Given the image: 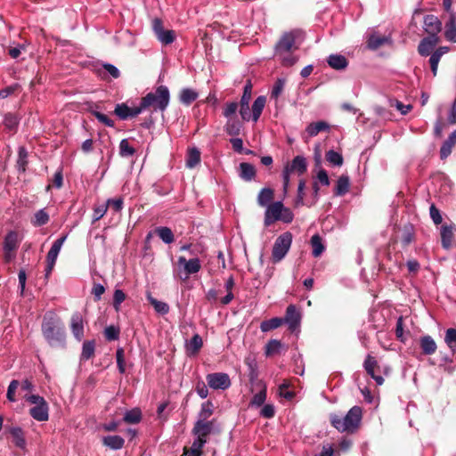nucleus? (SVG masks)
Masks as SVG:
<instances>
[{
	"label": "nucleus",
	"instance_id": "obj_1",
	"mask_svg": "<svg viewBox=\"0 0 456 456\" xmlns=\"http://www.w3.org/2000/svg\"><path fill=\"white\" fill-rule=\"evenodd\" d=\"M42 333L52 347L64 348L66 345L65 326L53 314H45L42 322Z\"/></svg>",
	"mask_w": 456,
	"mask_h": 456
},
{
	"label": "nucleus",
	"instance_id": "obj_2",
	"mask_svg": "<svg viewBox=\"0 0 456 456\" xmlns=\"http://www.w3.org/2000/svg\"><path fill=\"white\" fill-rule=\"evenodd\" d=\"M362 411L361 407L354 406L345 416L330 414V420L333 428L339 432H354L362 420Z\"/></svg>",
	"mask_w": 456,
	"mask_h": 456
},
{
	"label": "nucleus",
	"instance_id": "obj_3",
	"mask_svg": "<svg viewBox=\"0 0 456 456\" xmlns=\"http://www.w3.org/2000/svg\"><path fill=\"white\" fill-rule=\"evenodd\" d=\"M143 106L147 109L153 107V110L165 111L169 104L170 94L169 90L166 86H159L154 92L147 94L142 98Z\"/></svg>",
	"mask_w": 456,
	"mask_h": 456
},
{
	"label": "nucleus",
	"instance_id": "obj_4",
	"mask_svg": "<svg viewBox=\"0 0 456 456\" xmlns=\"http://www.w3.org/2000/svg\"><path fill=\"white\" fill-rule=\"evenodd\" d=\"M24 399L35 406L29 410L30 416L37 421H46L49 419V406L43 396L38 395H25Z\"/></svg>",
	"mask_w": 456,
	"mask_h": 456
},
{
	"label": "nucleus",
	"instance_id": "obj_5",
	"mask_svg": "<svg viewBox=\"0 0 456 456\" xmlns=\"http://www.w3.org/2000/svg\"><path fill=\"white\" fill-rule=\"evenodd\" d=\"M292 239L293 236L290 232H285L277 237L272 249V260L273 263H279L286 256L291 247Z\"/></svg>",
	"mask_w": 456,
	"mask_h": 456
},
{
	"label": "nucleus",
	"instance_id": "obj_6",
	"mask_svg": "<svg viewBox=\"0 0 456 456\" xmlns=\"http://www.w3.org/2000/svg\"><path fill=\"white\" fill-rule=\"evenodd\" d=\"M178 276L182 281H186L190 275L195 274L201 269L200 260L198 257L187 260L181 256L177 259Z\"/></svg>",
	"mask_w": 456,
	"mask_h": 456
},
{
	"label": "nucleus",
	"instance_id": "obj_7",
	"mask_svg": "<svg viewBox=\"0 0 456 456\" xmlns=\"http://www.w3.org/2000/svg\"><path fill=\"white\" fill-rule=\"evenodd\" d=\"M302 314L298 308L295 305H289L285 316L281 318L282 324L285 323L288 325V329L291 332H295L297 330L301 324Z\"/></svg>",
	"mask_w": 456,
	"mask_h": 456
},
{
	"label": "nucleus",
	"instance_id": "obj_8",
	"mask_svg": "<svg viewBox=\"0 0 456 456\" xmlns=\"http://www.w3.org/2000/svg\"><path fill=\"white\" fill-rule=\"evenodd\" d=\"M208 385L215 390H225L231 387V379L227 373L214 372L206 376Z\"/></svg>",
	"mask_w": 456,
	"mask_h": 456
},
{
	"label": "nucleus",
	"instance_id": "obj_9",
	"mask_svg": "<svg viewBox=\"0 0 456 456\" xmlns=\"http://www.w3.org/2000/svg\"><path fill=\"white\" fill-rule=\"evenodd\" d=\"M152 28L157 38L162 44L170 45L175 41V32L170 29H165L161 20L154 19L152 22Z\"/></svg>",
	"mask_w": 456,
	"mask_h": 456
},
{
	"label": "nucleus",
	"instance_id": "obj_10",
	"mask_svg": "<svg viewBox=\"0 0 456 456\" xmlns=\"http://www.w3.org/2000/svg\"><path fill=\"white\" fill-rule=\"evenodd\" d=\"M442 22L433 14H427L423 20V28L428 34V37L439 38L438 34L442 30Z\"/></svg>",
	"mask_w": 456,
	"mask_h": 456
},
{
	"label": "nucleus",
	"instance_id": "obj_11",
	"mask_svg": "<svg viewBox=\"0 0 456 456\" xmlns=\"http://www.w3.org/2000/svg\"><path fill=\"white\" fill-rule=\"evenodd\" d=\"M282 212V202L275 201L268 206H266V209L265 212V219L264 224L265 227L270 226L274 222L279 221L281 214Z\"/></svg>",
	"mask_w": 456,
	"mask_h": 456
},
{
	"label": "nucleus",
	"instance_id": "obj_12",
	"mask_svg": "<svg viewBox=\"0 0 456 456\" xmlns=\"http://www.w3.org/2000/svg\"><path fill=\"white\" fill-rule=\"evenodd\" d=\"M295 36L292 33H285L275 45V55L291 52L295 45Z\"/></svg>",
	"mask_w": 456,
	"mask_h": 456
},
{
	"label": "nucleus",
	"instance_id": "obj_13",
	"mask_svg": "<svg viewBox=\"0 0 456 456\" xmlns=\"http://www.w3.org/2000/svg\"><path fill=\"white\" fill-rule=\"evenodd\" d=\"M70 330L75 338L81 341L84 338V322L80 313L76 312L72 314L70 320Z\"/></svg>",
	"mask_w": 456,
	"mask_h": 456
},
{
	"label": "nucleus",
	"instance_id": "obj_14",
	"mask_svg": "<svg viewBox=\"0 0 456 456\" xmlns=\"http://www.w3.org/2000/svg\"><path fill=\"white\" fill-rule=\"evenodd\" d=\"M363 367L366 372L376 381L377 385L380 386L384 383V379L380 375H376L375 369L378 368L377 360L371 355L368 354L364 360Z\"/></svg>",
	"mask_w": 456,
	"mask_h": 456
},
{
	"label": "nucleus",
	"instance_id": "obj_15",
	"mask_svg": "<svg viewBox=\"0 0 456 456\" xmlns=\"http://www.w3.org/2000/svg\"><path fill=\"white\" fill-rule=\"evenodd\" d=\"M290 173H297L303 175L307 169V162L304 156H296L289 164L284 167Z\"/></svg>",
	"mask_w": 456,
	"mask_h": 456
},
{
	"label": "nucleus",
	"instance_id": "obj_16",
	"mask_svg": "<svg viewBox=\"0 0 456 456\" xmlns=\"http://www.w3.org/2000/svg\"><path fill=\"white\" fill-rule=\"evenodd\" d=\"M102 443L103 446L113 451H118L124 447L125 439L118 435H110L103 436L102 438Z\"/></svg>",
	"mask_w": 456,
	"mask_h": 456
},
{
	"label": "nucleus",
	"instance_id": "obj_17",
	"mask_svg": "<svg viewBox=\"0 0 456 456\" xmlns=\"http://www.w3.org/2000/svg\"><path fill=\"white\" fill-rule=\"evenodd\" d=\"M439 38L426 37H424L419 46L418 52L421 56H428L431 55L434 47L438 44Z\"/></svg>",
	"mask_w": 456,
	"mask_h": 456
},
{
	"label": "nucleus",
	"instance_id": "obj_18",
	"mask_svg": "<svg viewBox=\"0 0 456 456\" xmlns=\"http://www.w3.org/2000/svg\"><path fill=\"white\" fill-rule=\"evenodd\" d=\"M326 61L329 66L336 70L346 69L348 66L347 59L339 53L330 54Z\"/></svg>",
	"mask_w": 456,
	"mask_h": 456
},
{
	"label": "nucleus",
	"instance_id": "obj_19",
	"mask_svg": "<svg viewBox=\"0 0 456 456\" xmlns=\"http://www.w3.org/2000/svg\"><path fill=\"white\" fill-rule=\"evenodd\" d=\"M256 171L255 167L248 162H242L239 166V177L245 182H251L255 179Z\"/></svg>",
	"mask_w": 456,
	"mask_h": 456
},
{
	"label": "nucleus",
	"instance_id": "obj_20",
	"mask_svg": "<svg viewBox=\"0 0 456 456\" xmlns=\"http://www.w3.org/2000/svg\"><path fill=\"white\" fill-rule=\"evenodd\" d=\"M213 424L211 421L199 419L193 428L192 433L195 436L206 438L211 433Z\"/></svg>",
	"mask_w": 456,
	"mask_h": 456
},
{
	"label": "nucleus",
	"instance_id": "obj_21",
	"mask_svg": "<svg viewBox=\"0 0 456 456\" xmlns=\"http://www.w3.org/2000/svg\"><path fill=\"white\" fill-rule=\"evenodd\" d=\"M419 346L426 355H432L436 353L437 346L434 338L429 335H424L419 338Z\"/></svg>",
	"mask_w": 456,
	"mask_h": 456
},
{
	"label": "nucleus",
	"instance_id": "obj_22",
	"mask_svg": "<svg viewBox=\"0 0 456 456\" xmlns=\"http://www.w3.org/2000/svg\"><path fill=\"white\" fill-rule=\"evenodd\" d=\"M68 235H62L59 239H57L52 245L50 250L46 256V262L56 263L58 255L61 249V247L65 240H67Z\"/></svg>",
	"mask_w": 456,
	"mask_h": 456
},
{
	"label": "nucleus",
	"instance_id": "obj_23",
	"mask_svg": "<svg viewBox=\"0 0 456 456\" xmlns=\"http://www.w3.org/2000/svg\"><path fill=\"white\" fill-rule=\"evenodd\" d=\"M444 37L452 43H456V15L452 12L444 26Z\"/></svg>",
	"mask_w": 456,
	"mask_h": 456
},
{
	"label": "nucleus",
	"instance_id": "obj_24",
	"mask_svg": "<svg viewBox=\"0 0 456 456\" xmlns=\"http://www.w3.org/2000/svg\"><path fill=\"white\" fill-rule=\"evenodd\" d=\"M454 225L444 224L441 226V242L444 249H449L452 247L453 238Z\"/></svg>",
	"mask_w": 456,
	"mask_h": 456
},
{
	"label": "nucleus",
	"instance_id": "obj_25",
	"mask_svg": "<svg viewBox=\"0 0 456 456\" xmlns=\"http://www.w3.org/2000/svg\"><path fill=\"white\" fill-rule=\"evenodd\" d=\"M391 43V38L386 36H380L376 33L371 34L367 41L368 47L370 50H377L380 46Z\"/></svg>",
	"mask_w": 456,
	"mask_h": 456
},
{
	"label": "nucleus",
	"instance_id": "obj_26",
	"mask_svg": "<svg viewBox=\"0 0 456 456\" xmlns=\"http://www.w3.org/2000/svg\"><path fill=\"white\" fill-rule=\"evenodd\" d=\"M199 97V94L196 90L191 88H183L179 94V101L183 105L189 106Z\"/></svg>",
	"mask_w": 456,
	"mask_h": 456
},
{
	"label": "nucleus",
	"instance_id": "obj_27",
	"mask_svg": "<svg viewBox=\"0 0 456 456\" xmlns=\"http://www.w3.org/2000/svg\"><path fill=\"white\" fill-rule=\"evenodd\" d=\"M330 125L326 121H317L310 123L305 131L309 134V136L314 137L316 136L320 132L329 131Z\"/></svg>",
	"mask_w": 456,
	"mask_h": 456
},
{
	"label": "nucleus",
	"instance_id": "obj_28",
	"mask_svg": "<svg viewBox=\"0 0 456 456\" xmlns=\"http://www.w3.org/2000/svg\"><path fill=\"white\" fill-rule=\"evenodd\" d=\"M266 98L264 95L258 96L252 105V120L257 122L265 106Z\"/></svg>",
	"mask_w": 456,
	"mask_h": 456
},
{
	"label": "nucleus",
	"instance_id": "obj_29",
	"mask_svg": "<svg viewBox=\"0 0 456 456\" xmlns=\"http://www.w3.org/2000/svg\"><path fill=\"white\" fill-rule=\"evenodd\" d=\"M18 248V235L15 232H9L4 240V251H14Z\"/></svg>",
	"mask_w": 456,
	"mask_h": 456
},
{
	"label": "nucleus",
	"instance_id": "obj_30",
	"mask_svg": "<svg viewBox=\"0 0 456 456\" xmlns=\"http://www.w3.org/2000/svg\"><path fill=\"white\" fill-rule=\"evenodd\" d=\"M147 300L154 307L156 313L165 315L169 312V305L166 302L159 301L154 298L151 293L147 295Z\"/></svg>",
	"mask_w": 456,
	"mask_h": 456
},
{
	"label": "nucleus",
	"instance_id": "obj_31",
	"mask_svg": "<svg viewBox=\"0 0 456 456\" xmlns=\"http://www.w3.org/2000/svg\"><path fill=\"white\" fill-rule=\"evenodd\" d=\"M9 432L14 440L15 445L23 449L26 446V440L22 428L20 427H12L10 428Z\"/></svg>",
	"mask_w": 456,
	"mask_h": 456
},
{
	"label": "nucleus",
	"instance_id": "obj_32",
	"mask_svg": "<svg viewBox=\"0 0 456 456\" xmlns=\"http://www.w3.org/2000/svg\"><path fill=\"white\" fill-rule=\"evenodd\" d=\"M155 233L166 244H171L175 240L172 230L167 226H159L155 229Z\"/></svg>",
	"mask_w": 456,
	"mask_h": 456
},
{
	"label": "nucleus",
	"instance_id": "obj_33",
	"mask_svg": "<svg viewBox=\"0 0 456 456\" xmlns=\"http://www.w3.org/2000/svg\"><path fill=\"white\" fill-rule=\"evenodd\" d=\"M310 242L313 248V256L314 257L320 256L325 250L322 237L319 234H314L312 236Z\"/></svg>",
	"mask_w": 456,
	"mask_h": 456
},
{
	"label": "nucleus",
	"instance_id": "obj_34",
	"mask_svg": "<svg viewBox=\"0 0 456 456\" xmlns=\"http://www.w3.org/2000/svg\"><path fill=\"white\" fill-rule=\"evenodd\" d=\"M350 180L347 175H341L338 181L335 188V195L343 196L349 191Z\"/></svg>",
	"mask_w": 456,
	"mask_h": 456
},
{
	"label": "nucleus",
	"instance_id": "obj_35",
	"mask_svg": "<svg viewBox=\"0 0 456 456\" xmlns=\"http://www.w3.org/2000/svg\"><path fill=\"white\" fill-rule=\"evenodd\" d=\"M444 343L454 354L456 353V328H449L445 330Z\"/></svg>",
	"mask_w": 456,
	"mask_h": 456
},
{
	"label": "nucleus",
	"instance_id": "obj_36",
	"mask_svg": "<svg viewBox=\"0 0 456 456\" xmlns=\"http://www.w3.org/2000/svg\"><path fill=\"white\" fill-rule=\"evenodd\" d=\"M202 345L203 341L201 337L199 334H194L192 338L187 342L186 349L190 354H195L200 350Z\"/></svg>",
	"mask_w": 456,
	"mask_h": 456
},
{
	"label": "nucleus",
	"instance_id": "obj_37",
	"mask_svg": "<svg viewBox=\"0 0 456 456\" xmlns=\"http://www.w3.org/2000/svg\"><path fill=\"white\" fill-rule=\"evenodd\" d=\"M273 198V191L271 188H263L257 195V203L261 207H266Z\"/></svg>",
	"mask_w": 456,
	"mask_h": 456
},
{
	"label": "nucleus",
	"instance_id": "obj_38",
	"mask_svg": "<svg viewBox=\"0 0 456 456\" xmlns=\"http://www.w3.org/2000/svg\"><path fill=\"white\" fill-rule=\"evenodd\" d=\"M94 351H95L94 340H86L83 343L80 359L82 361L89 360L94 354Z\"/></svg>",
	"mask_w": 456,
	"mask_h": 456
},
{
	"label": "nucleus",
	"instance_id": "obj_39",
	"mask_svg": "<svg viewBox=\"0 0 456 456\" xmlns=\"http://www.w3.org/2000/svg\"><path fill=\"white\" fill-rule=\"evenodd\" d=\"M281 325V317H273L272 319L263 321L260 324V330L262 332H268L279 328Z\"/></svg>",
	"mask_w": 456,
	"mask_h": 456
},
{
	"label": "nucleus",
	"instance_id": "obj_40",
	"mask_svg": "<svg viewBox=\"0 0 456 456\" xmlns=\"http://www.w3.org/2000/svg\"><path fill=\"white\" fill-rule=\"evenodd\" d=\"M200 161V151L197 148H191L189 150L186 158V167L188 168H193Z\"/></svg>",
	"mask_w": 456,
	"mask_h": 456
},
{
	"label": "nucleus",
	"instance_id": "obj_41",
	"mask_svg": "<svg viewBox=\"0 0 456 456\" xmlns=\"http://www.w3.org/2000/svg\"><path fill=\"white\" fill-rule=\"evenodd\" d=\"M326 160L335 167L342 166L344 161L342 154L333 150H330L326 152Z\"/></svg>",
	"mask_w": 456,
	"mask_h": 456
},
{
	"label": "nucleus",
	"instance_id": "obj_42",
	"mask_svg": "<svg viewBox=\"0 0 456 456\" xmlns=\"http://www.w3.org/2000/svg\"><path fill=\"white\" fill-rule=\"evenodd\" d=\"M49 222V215L44 209H39L34 215V218L32 220V224L34 226H43Z\"/></svg>",
	"mask_w": 456,
	"mask_h": 456
},
{
	"label": "nucleus",
	"instance_id": "obj_43",
	"mask_svg": "<svg viewBox=\"0 0 456 456\" xmlns=\"http://www.w3.org/2000/svg\"><path fill=\"white\" fill-rule=\"evenodd\" d=\"M28 151L25 147H20L18 150V159H17V167L20 172H25L26 167L28 165Z\"/></svg>",
	"mask_w": 456,
	"mask_h": 456
},
{
	"label": "nucleus",
	"instance_id": "obj_44",
	"mask_svg": "<svg viewBox=\"0 0 456 456\" xmlns=\"http://www.w3.org/2000/svg\"><path fill=\"white\" fill-rule=\"evenodd\" d=\"M283 347L282 343L277 339H271L265 346V354L267 356L279 354Z\"/></svg>",
	"mask_w": 456,
	"mask_h": 456
},
{
	"label": "nucleus",
	"instance_id": "obj_45",
	"mask_svg": "<svg viewBox=\"0 0 456 456\" xmlns=\"http://www.w3.org/2000/svg\"><path fill=\"white\" fill-rule=\"evenodd\" d=\"M142 413L141 411L137 408L132 409L130 411H126L123 420L126 423L135 424L141 420Z\"/></svg>",
	"mask_w": 456,
	"mask_h": 456
},
{
	"label": "nucleus",
	"instance_id": "obj_46",
	"mask_svg": "<svg viewBox=\"0 0 456 456\" xmlns=\"http://www.w3.org/2000/svg\"><path fill=\"white\" fill-rule=\"evenodd\" d=\"M207 443L206 438H201L199 436H196L194 439L191 446V456H201L202 454V448Z\"/></svg>",
	"mask_w": 456,
	"mask_h": 456
},
{
	"label": "nucleus",
	"instance_id": "obj_47",
	"mask_svg": "<svg viewBox=\"0 0 456 456\" xmlns=\"http://www.w3.org/2000/svg\"><path fill=\"white\" fill-rule=\"evenodd\" d=\"M114 112L121 120L131 118V108L125 103L117 104Z\"/></svg>",
	"mask_w": 456,
	"mask_h": 456
},
{
	"label": "nucleus",
	"instance_id": "obj_48",
	"mask_svg": "<svg viewBox=\"0 0 456 456\" xmlns=\"http://www.w3.org/2000/svg\"><path fill=\"white\" fill-rule=\"evenodd\" d=\"M214 405L210 401H207L201 404L199 413V419L206 420L213 414Z\"/></svg>",
	"mask_w": 456,
	"mask_h": 456
},
{
	"label": "nucleus",
	"instance_id": "obj_49",
	"mask_svg": "<svg viewBox=\"0 0 456 456\" xmlns=\"http://www.w3.org/2000/svg\"><path fill=\"white\" fill-rule=\"evenodd\" d=\"M240 124L238 120L228 119L225 125V132L230 135H238L240 132Z\"/></svg>",
	"mask_w": 456,
	"mask_h": 456
},
{
	"label": "nucleus",
	"instance_id": "obj_50",
	"mask_svg": "<svg viewBox=\"0 0 456 456\" xmlns=\"http://www.w3.org/2000/svg\"><path fill=\"white\" fill-rule=\"evenodd\" d=\"M266 400V388L264 387L258 393L255 394L250 401V405L255 407H260L264 404Z\"/></svg>",
	"mask_w": 456,
	"mask_h": 456
},
{
	"label": "nucleus",
	"instance_id": "obj_51",
	"mask_svg": "<svg viewBox=\"0 0 456 456\" xmlns=\"http://www.w3.org/2000/svg\"><path fill=\"white\" fill-rule=\"evenodd\" d=\"M119 328L114 325H110L104 329V336L109 341L118 340L119 338Z\"/></svg>",
	"mask_w": 456,
	"mask_h": 456
},
{
	"label": "nucleus",
	"instance_id": "obj_52",
	"mask_svg": "<svg viewBox=\"0 0 456 456\" xmlns=\"http://www.w3.org/2000/svg\"><path fill=\"white\" fill-rule=\"evenodd\" d=\"M119 153L122 157H131L135 153V150L128 143L126 139H123L119 144Z\"/></svg>",
	"mask_w": 456,
	"mask_h": 456
},
{
	"label": "nucleus",
	"instance_id": "obj_53",
	"mask_svg": "<svg viewBox=\"0 0 456 456\" xmlns=\"http://www.w3.org/2000/svg\"><path fill=\"white\" fill-rule=\"evenodd\" d=\"M281 61L283 66L291 67L293 66L298 60L297 56H294L291 52H288L283 54L276 55Z\"/></svg>",
	"mask_w": 456,
	"mask_h": 456
},
{
	"label": "nucleus",
	"instance_id": "obj_54",
	"mask_svg": "<svg viewBox=\"0 0 456 456\" xmlns=\"http://www.w3.org/2000/svg\"><path fill=\"white\" fill-rule=\"evenodd\" d=\"M125 299H126V294L124 293V291L122 289H116L114 291V294H113L112 305H113L114 309L117 312L119 311L120 305L125 301Z\"/></svg>",
	"mask_w": 456,
	"mask_h": 456
},
{
	"label": "nucleus",
	"instance_id": "obj_55",
	"mask_svg": "<svg viewBox=\"0 0 456 456\" xmlns=\"http://www.w3.org/2000/svg\"><path fill=\"white\" fill-rule=\"evenodd\" d=\"M19 386H20V381L17 379H13L10 382L8 388H7V393H6V397L9 402L15 403L17 401V399L15 397V392H16L17 388L19 387Z\"/></svg>",
	"mask_w": 456,
	"mask_h": 456
},
{
	"label": "nucleus",
	"instance_id": "obj_56",
	"mask_svg": "<svg viewBox=\"0 0 456 456\" xmlns=\"http://www.w3.org/2000/svg\"><path fill=\"white\" fill-rule=\"evenodd\" d=\"M18 123L19 121L15 115L12 113H7L4 115V125L10 131L15 130Z\"/></svg>",
	"mask_w": 456,
	"mask_h": 456
},
{
	"label": "nucleus",
	"instance_id": "obj_57",
	"mask_svg": "<svg viewBox=\"0 0 456 456\" xmlns=\"http://www.w3.org/2000/svg\"><path fill=\"white\" fill-rule=\"evenodd\" d=\"M116 360H117V365L118 371L121 374H124L126 372V366H125V356H124V349L119 347L116 351Z\"/></svg>",
	"mask_w": 456,
	"mask_h": 456
},
{
	"label": "nucleus",
	"instance_id": "obj_58",
	"mask_svg": "<svg viewBox=\"0 0 456 456\" xmlns=\"http://www.w3.org/2000/svg\"><path fill=\"white\" fill-rule=\"evenodd\" d=\"M284 86L285 80L283 78H278L272 88L271 98L277 99L279 95L281 94Z\"/></svg>",
	"mask_w": 456,
	"mask_h": 456
},
{
	"label": "nucleus",
	"instance_id": "obj_59",
	"mask_svg": "<svg viewBox=\"0 0 456 456\" xmlns=\"http://www.w3.org/2000/svg\"><path fill=\"white\" fill-rule=\"evenodd\" d=\"M237 110L238 103L236 102H231L226 104L223 114L226 118L231 119L232 117L236 113Z\"/></svg>",
	"mask_w": 456,
	"mask_h": 456
},
{
	"label": "nucleus",
	"instance_id": "obj_60",
	"mask_svg": "<svg viewBox=\"0 0 456 456\" xmlns=\"http://www.w3.org/2000/svg\"><path fill=\"white\" fill-rule=\"evenodd\" d=\"M123 200L121 198L118 199H109L105 205H107V208L110 207L115 212H120L123 208Z\"/></svg>",
	"mask_w": 456,
	"mask_h": 456
},
{
	"label": "nucleus",
	"instance_id": "obj_61",
	"mask_svg": "<svg viewBox=\"0 0 456 456\" xmlns=\"http://www.w3.org/2000/svg\"><path fill=\"white\" fill-rule=\"evenodd\" d=\"M251 94H252V84H251L250 80H248L246 85L244 86L243 94H242L240 102H244V103L249 102L251 100Z\"/></svg>",
	"mask_w": 456,
	"mask_h": 456
},
{
	"label": "nucleus",
	"instance_id": "obj_62",
	"mask_svg": "<svg viewBox=\"0 0 456 456\" xmlns=\"http://www.w3.org/2000/svg\"><path fill=\"white\" fill-rule=\"evenodd\" d=\"M107 205L102 204L94 208L93 223L99 221L107 212Z\"/></svg>",
	"mask_w": 456,
	"mask_h": 456
},
{
	"label": "nucleus",
	"instance_id": "obj_63",
	"mask_svg": "<svg viewBox=\"0 0 456 456\" xmlns=\"http://www.w3.org/2000/svg\"><path fill=\"white\" fill-rule=\"evenodd\" d=\"M94 116L97 118V120L109 127H113L115 123L112 119H110L107 115L101 113L99 111H94Z\"/></svg>",
	"mask_w": 456,
	"mask_h": 456
},
{
	"label": "nucleus",
	"instance_id": "obj_64",
	"mask_svg": "<svg viewBox=\"0 0 456 456\" xmlns=\"http://www.w3.org/2000/svg\"><path fill=\"white\" fill-rule=\"evenodd\" d=\"M240 114L241 118L245 121L252 119V114H250L249 110V102H240Z\"/></svg>",
	"mask_w": 456,
	"mask_h": 456
}]
</instances>
